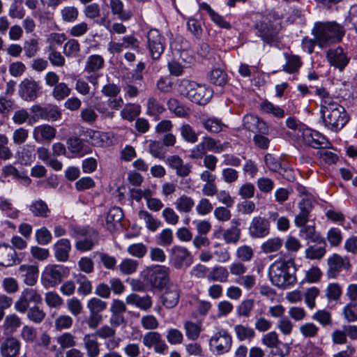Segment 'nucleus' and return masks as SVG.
Returning <instances> with one entry per match:
<instances>
[{
    "instance_id": "1",
    "label": "nucleus",
    "mask_w": 357,
    "mask_h": 357,
    "mask_svg": "<svg viewBox=\"0 0 357 357\" xmlns=\"http://www.w3.org/2000/svg\"><path fill=\"white\" fill-rule=\"evenodd\" d=\"M314 93L320 98V115L324 126L331 132H338L349 121L347 110L325 88H316Z\"/></svg>"
},
{
    "instance_id": "2",
    "label": "nucleus",
    "mask_w": 357,
    "mask_h": 357,
    "mask_svg": "<svg viewBox=\"0 0 357 357\" xmlns=\"http://www.w3.org/2000/svg\"><path fill=\"white\" fill-rule=\"evenodd\" d=\"M312 33L321 48L326 47L342 40L345 33L344 27L336 22H317L312 29Z\"/></svg>"
},
{
    "instance_id": "3",
    "label": "nucleus",
    "mask_w": 357,
    "mask_h": 357,
    "mask_svg": "<svg viewBox=\"0 0 357 357\" xmlns=\"http://www.w3.org/2000/svg\"><path fill=\"white\" fill-rule=\"evenodd\" d=\"M253 29L264 43L272 45L278 40L280 23L278 19L275 18L274 14L269 13L255 22Z\"/></svg>"
},
{
    "instance_id": "4",
    "label": "nucleus",
    "mask_w": 357,
    "mask_h": 357,
    "mask_svg": "<svg viewBox=\"0 0 357 357\" xmlns=\"http://www.w3.org/2000/svg\"><path fill=\"white\" fill-rule=\"evenodd\" d=\"M181 94L198 105H206L212 97V91L205 85L183 79L179 85Z\"/></svg>"
},
{
    "instance_id": "5",
    "label": "nucleus",
    "mask_w": 357,
    "mask_h": 357,
    "mask_svg": "<svg viewBox=\"0 0 357 357\" xmlns=\"http://www.w3.org/2000/svg\"><path fill=\"white\" fill-rule=\"evenodd\" d=\"M289 264L284 261H276L270 266L268 274L273 284L286 289L296 282V278L294 272H290Z\"/></svg>"
},
{
    "instance_id": "6",
    "label": "nucleus",
    "mask_w": 357,
    "mask_h": 357,
    "mask_svg": "<svg viewBox=\"0 0 357 357\" xmlns=\"http://www.w3.org/2000/svg\"><path fill=\"white\" fill-rule=\"evenodd\" d=\"M170 268L165 266H155L145 270L142 278L146 284L153 289H162L169 280Z\"/></svg>"
},
{
    "instance_id": "7",
    "label": "nucleus",
    "mask_w": 357,
    "mask_h": 357,
    "mask_svg": "<svg viewBox=\"0 0 357 357\" xmlns=\"http://www.w3.org/2000/svg\"><path fill=\"white\" fill-rule=\"evenodd\" d=\"M299 134L296 140L298 144L308 146L313 149H328L331 145L328 138L315 130H313L307 126Z\"/></svg>"
},
{
    "instance_id": "8",
    "label": "nucleus",
    "mask_w": 357,
    "mask_h": 357,
    "mask_svg": "<svg viewBox=\"0 0 357 357\" xmlns=\"http://www.w3.org/2000/svg\"><path fill=\"white\" fill-rule=\"evenodd\" d=\"M166 40L158 29H152L146 34V47L153 60H158L165 51Z\"/></svg>"
},
{
    "instance_id": "9",
    "label": "nucleus",
    "mask_w": 357,
    "mask_h": 357,
    "mask_svg": "<svg viewBox=\"0 0 357 357\" xmlns=\"http://www.w3.org/2000/svg\"><path fill=\"white\" fill-rule=\"evenodd\" d=\"M66 273V268L62 265H47L42 273L41 282L45 288L55 287L61 282Z\"/></svg>"
},
{
    "instance_id": "10",
    "label": "nucleus",
    "mask_w": 357,
    "mask_h": 357,
    "mask_svg": "<svg viewBox=\"0 0 357 357\" xmlns=\"http://www.w3.org/2000/svg\"><path fill=\"white\" fill-rule=\"evenodd\" d=\"M169 263L176 269L188 268L193 262L191 252L185 247L174 245L169 252Z\"/></svg>"
},
{
    "instance_id": "11",
    "label": "nucleus",
    "mask_w": 357,
    "mask_h": 357,
    "mask_svg": "<svg viewBox=\"0 0 357 357\" xmlns=\"http://www.w3.org/2000/svg\"><path fill=\"white\" fill-rule=\"evenodd\" d=\"M232 344V338L225 330L215 333L209 340L211 351L216 355L227 353Z\"/></svg>"
},
{
    "instance_id": "12",
    "label": "nucleus",
    "mask_w": 357,
    "mask_h": 357,
    "mask_svg": "<svg viewBox=\"0 0 357 357\" xmlns=\"http://www.w3.org/2000/svg\"><path fill=\"white\" fill-rule=\"evenodd\" d=\"M248 231L251 238L261 239L268 236L271 232L269 218L260 215L255 216L249 224Z\"/></svg>"
},
{
    "instance_id": "13",
    "label": "nucleus",
    "mask_w": 357,
    "mask_h": 357,
    "mask_svg": "<svg viewBox=\"0 0 357 357\" xmlns=\"http://www.w3.org/2000/svg\"><path fill=\"white\" fill-rule=\"evenodd\" d=\"M327 265L326 275L331 279L337 278L342 271H349L351 268L349 258L346 256L342 257L337 253H333L328 258Z\"/></svg>"
},
{
    "instance_id": "14",
    "label": "nucleus",
    "mask_w": 357,
    "mask_h": 357,
    "mask_svg": "<svg viewBox=\"0 0 357 357\" xmlns=\"http://www.w3.org/2000/svg\"><path fill=\"white\" fill-rule=\"evenodd\" d=\"M42 301V296L36 289H24L18 300L15 303V309L20 313H24L28 310L31 303L36 304Z\"/></svg>"
},
{
    "instance_id": "15",
    "label": "nucleus",
    "mask_w": 357,
    "mask_h": 357,
    "mask_svg": "<svg viewBox=\"0 0 357 357\" xmlns=\"http://www.w3.org/2000/svg\"><path fill=\"white\" fill-rule=\"evenodd\" d=\"M241 221L239 219L234 218L231 220V226L225 229L222 233V237L226 244L236 245L240 241L241 236V229L240 228ZM220 231L214 233L216 238H220Z\"/></svg>"
},
{
    "instance_id": "16",
    "label": "nucleus",
    "mask_w": 357,
    "mask_h": 357,
    "mask_svg": "<svg viewBox=\"0 0 357 357\" xmlns=\"http://www.w3.org/2000/svg\"><path fill=\"white\" fill-rule=\"evenodd\" d=\"M326 58L331 66L337 68L340 71L344 69L350 60L347 52L341 47L329 49Z\"/></svg>"
},
{
    "instance_id": "17",
    "label": "nucleus",
    "mask_w": 357,
    "mask_h": 357,
    "mask_svg": "<svg viewBox=\"0 0 357 357\" xmlns=\"http://www.w3.org/2000/svg\"><path fill=\"white\" fill-rule=\"evenodd\" d=\"M40 90L39 84L32 79H24L19 86V94L26 101L34 100L38 96Z\"/></svg>"
},
{
    "instance_id": "18",
    "label": "nucleus",
    "mask_w": 357,
    "mask_h": 357,
    "mask_svg": "<svg viewBox=\"0 0 357 357\" xmlns=\"http://www.w3.org/2000/svg\"><path fill=\"white\" fill-rule=\"evenodd\" d=\"M99 242V234L91 228L84 236L77 239L75 248L77 251L84 252L91 250Z\"/></svg>"
},
{
    "instance_id": "19",
    "label": "nucleus",
    "mask_w": 357,
    "mask_h": 357,
    "mask_svg": "<svg viewBox=\"0 0 357 357\" xmlns=\"http://www.w3.org/2000/svg\"><path fill=\"white\" fill-rule=\"evenodd\" d=\"M243 125L245 129L252 132H262L269 134L270 128L266 123L259 116L254 114H247L243 119Z\"/></svg>"
},
{
    "instance_id": "20",
    "label": "nucleus",
    "mask_w": 357,
    "mask_h": 357,
    "mask_svg": "<svg viewBox=\"0 0 357 357\" xmlns=\"http://www.w3.org/2000/svg\"><path fill=\"white\" fill-rule=\"evenodd\" d=\"M165 163L172 169L175 170L178 177H186L192 172V165L184 163L183 159L178 155H172L167 157Z\"/></svg>"
},
{
    "instance_id": "21",
    "label": "nucleus",
    "mask_w": 357,
    "mask_h": 357,
    "mask_svg": "<svg viewBox=\"0 0 357 357\" xmlns=\"http://www.w3.org/2000/svg\"><path fill=\"white\" fill-rule=\"evenodd\" d=\"M165 287L162 296V303L167 308H173L178 303L181 295L180 287L173 282L169 283Z\"/></svg>"
},
{
    "instance_id": "22",
    "label": "nucleus",
    "mask_w": 357,
    "mask_h": 357,
    "mask_svg": "<svg viewBox=\"0 0 357 357\" xmlns=\"http://www.w3.org/2000/svg\"><path fill=\"white\" fill-rule=\"evenodd\" d=\"M21 342L15 337H6L0 345V354L3 357H17L20 351Z\"/></svg>"
},
{
    "instance_id": "23",
    "label": "nucleus",
    "mask_w": 357,
    "mask_h": 357,
    "mask_svg": "<svg viewBox=\"0 0 357 357\" xmlns=\"http://www.w3.org/2000/svg\"><path fill=\"white\" fill-rule=\"evenodd\" d=\"M71 243L68 238L58 240L53 245L54 255L56 261L66 262L69 260L71 251Z\"/></svg>"
},
{
    "instance_id": "24",
    "label": "nucleus",
    "mask_w": 357,
    "mask_h": 357,
    "mask_svg": "<svg viewBox=\"0 0 357 357\" xmlns=\"http://www.w3.org/2000/svg\"><path fill=\"white\" fill-rule=\"evenodd\" d=\"M17 252L13 247L0 245V266L9 267L20 263Z\"/></svg>"
},
{
    "instance_id": "25",
    "label": "nucleus",
    "mask_w": 357,
    "mask_h": 357,
    "mask_svg": "<svg viewBox=\"0 0 357 357\" xmlns=\"http://www.w3.org/2000/svg\"><path fill=\"white\" fill-rule=\"evenodd\" d=\"M56 130L47 124L40 125L34 128L33 137L36 142H51L56 136Z\"/></svg>"
},
{
    "instance_id": "26",
    "label": "nucleus",
    "mask_w": 357,
    "mask_h": 357,
    "mask_svg": "<svg viewBox=\"0 0 357 357\" xmlns=\"http://www.w3.org/2000/svg\"><path fill=\"white\" fill-rule=\"evenodd\" d=\"M109 8L113 15L116 16L121 22H128L133 16V10L125 8L121 0H109Z\"/></svg>"
},
{
    "instance_id": "27",
    "label": "nucleus",
    "mask_w": 357,
    "mask_h": 357,
    "mask_svg": "<svg viewBox=\"0 0 357 357\" xmlns=\"http://www.w3.org/2000/svg\"><path fill=\"white\" fill-rule=\"evenodd\" d=\"M19 273L26 285L33 286L37 282L39 274L38 266L22 264L19 267Z\"/></svg>"
},
{
    "instance_id": "28",
    "label": "nucleus",
    "mask_w": 357,
    "mask_h": 357,
    "mask_svg": "<svg viewBox=\"0 0 357 357\" xmlns=\"http://www.w3.org/2000/svg\"><path fill=\"white\" fill-rule=\"evenodd\" d=\"M298 236L304 240L310 241L314 243L325 244L324 238L322 237L319 233L316 231L314 225H305L300 227Z\"/></svg>"
},
{
    "instance_id": "29",
    "label": "nucleus",
    "mask_w": 357,
    "mask_h": 357,
    "mask_svg": "<svg viewBox=\"0 0 357 357\" xmlns=\"http://www.w3.org/2000/svg\"><path fill=\"white\" fill-rule=\"evenodd\" d=\"M126 303L133 305L137 308L146 311L152 306V299L149 295L140 296L136 294H131L126 298Z\"/></svg>"
},
{
    "instance_id": "30",
    "label": "nucleus",
    "mask_w": 357,
    "mask_h": 357,
    "mask_svg": "<svg viewBox=\"0 0 357 357\" xmlns=\"http://www.w3.org/2000/svg\"><path fill=\"white\" fill-rule=\"evenodd\" d=\"M28 208L33 215L37 218H47L51 213L47 203L41 199L32 201Z\"/></svg>"
},
{
    "instance_id": "31",
    "label": "nucleus",
    "mask_w": 357,
    "mask_h": 357,
    "mask_svg": "<svg viewBox=\"0 0 357 357\" xmlns=\"http://www.w3.org/2000/svg\"><path fill=\"white\" fill-rule=\"evenodd\" d=\"M67 148L71 155L68 158L82 157L86 154L84 144L82 139L77 137H71L67 140Z\"/></svg>"
},
{
    "instance_id": "32",
    "label": "nucleus",
    "mask_w": 357,
    "mask_h": 357,
    "mask_svg": "<svg viewBox=\"0 0 357 357\" xmlns=\"http://www.w3.org/2000/svg\"><path fill=\"white\" fill-rule=\"evenodd\" d=\"M284 56L286 63L282 66V70L289 74L298 73L299 69L303 65L301 58L298 55L288 53H284Z\"/></svg>"
},
{
    "instance_id": "33",
    "label": "nucleus",
    "mask_w": 357,
    "mask_h": 357,
    "mask_svg": "<svg viewBox=\"0 0 357 357\" xmlns=\"http://www.w3.org/2000/svg\"><path fill=\"white\" fill-rule=\"evenodd\" d=\"M105 65V59L101 55L92 54L87 57L84 72L86 74L91 73H98L99 70L103 68Z\"/></svg>"
},
{
    "instance_id": "34",
    "label": "nucleus",
    "mask_w": 357,
    "mask_h": 357,
    "mask_svg": "<svg viewBox=\"0 0 357 357\" xmlns=\"http://www.w3.org/2000/svg\"><path fill=\"white\" fill-rule=\"evenodd\" d=\"M139 218L144 221L146 228L151 232L156 231L162 225V222L155 218L151 213L146 210H140L138 213Z\"/></svg>"
},
{
    "instance_id": "35",
    "label": "nucleus",
    "mask_w": 357,
    "mask_h": 357,
    "mask_svg": "<svg viewBox=\"0 0 357 357\" xmlns=\"http://www.w3.org/2000/svg\"><path fill=\"white\" fill-rule=\"evenodd\" d=\"M83 341L88 357H98L100 354V344L95 335H85Z\"/></svg>"
},
{
    "instance_id": "36",
    "label": "nucleus",
    "mask_w": 357,
    "mask_h": 357,
    "mask_svg": "<svg viewBox=\"0 0 357 357\" xmlns=\"http://www.w3.org/2000/svg\"><path fill=\"white\" fill-rule=\"evenodd\" d=\"M229 273L226 267L222 266H215L209 271L207 275V279L209 282H228Z\"/></svg>"
},
{
    "instance_id": "37",
    "label": "nucleus",
    "mask_w": 357,
    "mask_h": 357,
    "mask_svg": "<svg viewBox=\"0 0 357 357\" xmlns=\"http://www.w3.org/2000/svg\"><path fill=\"white\" fill-rule=\"evenodd\" d=\"M200 123L204 128L211 133H219L225 126L220 119L215 116L200 118Z\"/></svg>"
},
{
    "instance_id": "38",
    "label": "nucleus",
    "mask_w": 357,
    "mask_h": 357,
    "mask_svg": "<svg viewBox=\"0 0 357 357\" xmlns=\"http://www.w3.org/2000/svg\"><path fill=\"white\" fill-rule=\"evenodd\" d=\"M17 158L20 163L24 165H30L35 160V145L26 144L20 151H17Z\"/></svg>"
},
{
    "instance_id": "39",
    "label": "nucleus",
    "mask_w": 357,
    "mask_h": 357,
    "mask_svg": "<svg viewBox=\"0 0 357 357\" xmlns=\"http://www.w3.org/2000/svg\"><path fill=\"white\" fill-rule=\"evenodd\" d=\"M146 114L158 119L159 115L165 111V106L156 98L151 97L148 99L146 103Z\"/></svg>"
},
{
    "instance_id": "40",
    "label": "nucleus",
    "mask_w": 357,
    "mask_h": 357,
    "mask_svg": "<svg viewBox=\"0 0 357 357\" xmlns=\"http://www.w3.org/2000/svg\"><path fill=\"white\" fill-rule=\"evenodd\" d=\"M268 218L270 221L275 223L276 228L278 231L286 232L290 227V220L286 216H280L276 211H269Z\"/></svg>"
},
{
    "instance_id": "41",
    "label": "nucleus",
    "mask_w": 357,
    "mask_h": 357,
    "mask_svg": "<svg viewBox=\"0 0 357 357\" xmlns=\"http://www.w3.org/2000/svg\"><path fill=\"white\" fill-rule=\"evenodd\" d=\"M123 218V210L119 206L112 207L106 217V223L108 229L112 230L114 228L116 223L119 222Z\"/></svg>"
},
{
    "instance_id": "42",
    "label": "nucleus",
    "mask_w": 357,
    "mask_h": 357,
    "mask_svg": "<svg viewBox=\"0 0 357 357\" xmlns=\"http://www.w3.org/2000/svg\"><path fill=\"white\" fill-rule=\"evenodd\" d=\"M174 205L178 212L188 213L192 211L195 201L192 197L182 195L176 199Z\"/></svg>"
},
{
    "instance_id": "43",
    "label": "nucleus",
    "mask_w": 357,
    "mask_h": 357,
    "mask_svg": "<svg viewBox=\"0 0 357 357\" xmlns=\"http://www.w3.org/2000/svg\"><path fill=\"white\" fill-rule=\"evenodd\" d=\"M255 301L252 298L243 300L236 307V314L239 317L248 318L255 307Z\"/></svg>"
},
{
    "instance_id": "44",
    "label": "nucleus",
    "mask_w": 357,
    "mask_h": 357,
    "mask_svg": "<svg viewBox=\"0 0 357 357\" xmlns=\"http://www.w3.org/2000/svg\"><path fill=\"white\" fill-rule=\"evenodd\" d=\"M260 109L262 112L271 114L278 119H282L285 116V112L282 108L268 100H264L261 102Z\"/></svg>"
},
{
    "instance_id": "45",
    "label": "nucleus",
    "mask_w": 357,
    "mask_h": 357,
    "mask_svg": "<svg viewBox=\"0 0 357 357\" xmlns=\"http://www.w3.org/2000/svg\"><path fill=\"white\" fill-rule=\"evenodd\" d=\"M234 330L239 341H250L255 336V330L248 326L237 324L234 326Z\"/></svg>"
},
{
    "instance_id": "46",
    "label": "nucleus",
    "mask_w": 357,
    "mask_h": 357,
    "mask_svg": "<svg viewBox=\"0 0 357 357\" xmlns=\"http://www.w3.org/2000/svg\"><path fill=\"white\" fill-rule=\"evenodd\" d=\"M76 282L78 284L77 293L79 295L87 296L92 292V283L85 276L81 273L75 276Z\"/></svg>"
},
{
    "instance_id": "47",
    "label": "nucleus",
    "mask_w": 357,
    "mask_h": 357,
    "mask_svg": "<svg viewBox=\"0 0 357 357\" xmlns=\"http://www.w3.org/2000/svg\"><path fill=\"white\" fill-rule=\"evenodd\" d=\"M208 79L211 84L222 86L227 82V75L223 70L215 68L209 73Z\"/></svg>"
},
{
    "instance_id": "48",
    "label": "nucleus",
    "mask_w": 357,
    "mask_h": 357,
    "mask_svg": "<svg viewBox=\"0 0 357 357\" xmlns=\"http://www.w3.org/2000/svg\"><path fill=\"white\" fill-rule=\"evenodd\" d=\"M282 244L283 241L281 238H270L261 245V250L266 254L277 252L281 248Z\"/></svg>"
},
{
    "instance_id": "49",
    "label": "nucleus",
    "mask_w": 357,
    "mask_h": 357,
    "mask_svg": "<svg viewBox=\"0 0 357 357\" xmlns=\"http://www.w3.org/2000/svg\"><path fill=\"white\" fill-rule=\"evenodd\" d=\"M179 130L184 141L190 144H195L198 141V134L190 124H182Z\"/></svg>"
},
{
    "instance_id": "50",
    "label": "nucleus",
    "mask_w": 357,
    "mask_h": 357,
    "mask_svg": "<svg viewBox=\"0 0 357 357\" xmlns=\"http://www.w3.org/2000/svg\"><path fill=\"white\" fill-rule=\"evenodd\" d=\"M199 143L203 146L206 153L213 151L219 153L224 150V145L211 137H204Z\"/></svg>"
},
{
    "instance_id": "51",
    "label": "nucleus",
    "mask_w": 357,
    "mask_h": 357,
    "mask_svg": "<svg viewBox=\"0 0 357 357\" xmlns=\"http://www.w3.org/2000/svg\"><path fill=\"white\" fill-rule=\"evenodd\" d=\"M107 303L97 297L90 298L86 303V307L89 312L101 314L107 309Z\"/></svg>"
},
{
    "instance_id": "52",
    "label": "nucleus",
    "mask_w": 357,
    "mask_h": 357,
    "mask_svg": "<svg viewBox=\"0 0 357 357\" xmlns=\"http://www.w3.org/2000/svg\"><path fill=\"white\" fill-rule=\"evenodd\" d=\"M185 335L188 340H196L199 338L202 331L201 324L187 321L184 323Z\"/></svg>"
},
{
    "instance_id": "53",
    "label": "nucleus",
    "mask_w": 357,
    "mask_h": 357,
    "mask_svg": "<svg viewBox=\"0 0 357 357\" xmlns=\"http://www.w3.org/2000/svg\"><path fill=\"white\" fill-rule=\"evenodd\" d=\"M140 114V106L135 104H128L121 111L120 115L123 119L132 121Z\"/></svg>"
},
{
    "instance_id": "54",
    "label": "nucleus",
    "mask_w": 357,
    "mask_h": 357,
    "mask_svg": "<svg viewBox=\"0 0 357 357\" xmlns=\"http://www.w3.org/2000/svg\"><path fill=\"white\" fill-rule=\"evenodd\" d=\"M35 239L38 245H47L51 243L52 235L47 227H42L36 230Z\"/></svg>"
},
{
    "instance_id": "55",
    "label": "nucleus",
    "mask_w": 357,
    "mask_h": 357,
    "mask_svg": "<svg viewBox=\"0 0 357 357\" xmlns=\"http://www.w3.org/2000/svg\"><path fill=\"white\" fill-rule=\"evenodd\" d=\"M167 107L170 112L178 117H186L188 114V109L176 98H170L167 101Z\"/></svg>"
},
{
    "instance_id": "56",
    "label": "nucleus",
    "mask_w": 357,
    "mask_h": 357,
    "mask_svg": "<svg viewBox=\"0 0 357 357\" xmlns=\"http://www.w3.org/2000/svg\"><path fill=\"white\" fill-rule=\"evenodd\" d=\"M86 133L92 145L96 146H103L105 145V139L107 137L106 133L91 129H86Z\"/></svg>"
},
{
    "instance_id": "57",
    "label": "nucleus",
    "mask_w": 357,
    "mask_h": 357,
    "mask_svg": "<svg viewBox=\"0 0 357 357\" xmlns=\"http://www.w3.org/2000/svg\"><path fill=\"white\" fill-rule=\"evenodd\" d=\"M139 263L137 261L126 258L121 261L119 265V268L121 273L123 275H131L137 271Z\"/></svg>"
},
{
    "instance_id": "58",
    "label": "nucleus",
    "mask_w": 357,
    "mask_h": 357,
    "mask_svg": "<svg viewBox=\"0 0 357 357\" xmlns=\"http://www.w3.org/2000/svg\"><path fill=\"white\" fill-rule=\"evenodd\" d=\"M22 322L20 318L15 314H9L6 317L3 328L5 331L13 333L21 326Z\"/></svg>"
},
{
    "instance_id": "59",
    "label": "nucleus",
    "mask_w": 357,
    "mask_h": 357,
    "mask_svg": "<svg viewBox=\"0 0 357 357\" xmlns=\"http://www.w3.org/2000/svg\"><path fill=\"white\" fill-rule=\"evenodd\" d=\"M312 319L323 327L331 326L333 322L331 312L325 310H317L312 314Z\"/></svg>"
},
{
    "instance_id": "60",
    "label": "nucleus",
    "mask_w": 357,
    "mask_h": 357,
    "mask_svg": "<svg viewBox=\"0 0 357 357\" xmlns=\"http://www.w3.org/2000/svg\"><path fill=\"white\" fill-rule=\"evenodd\" d=\"M80 52V44L75 39L68 40L63 46V54L67 57H77Z\"/></svg>"
},
{
    "instance_id": "61",
    "label": "nucleus",
    "mask_w": 357,
    "mask_h": 357,
    "mask_svg": "<svg viewBox=\"0 0 357 357\" xmlns=\"http://www.w3.org/2000/svg\"><path fill=\"white\" fill-rule=\"evenodd\" d=\"M299 331L305 338H314L318 335L319 328L312 322H307L300 326Z\"/></svg>"
},
{
    "instance_id": "62",
    "label": "nucleus",
    "mask_w": 357,
    "mask_h": 357,
    "mask_svg": "<svg viewBox=\"0 0 357 357\" xmlns=\"http://www.w3.org/2000/svg\"><path fill=\"white\" fill-rule=\"evenodd\" d=\"M9 16L13 18L22 19L25 15V10L22 6V0H13L8 10Z\"/></svg>"
},
{
    "instance_id": "63",
    "label": "nucleus",
    "mask_w": 357,
    "mask_h": 357,
    "mask_svg": "<svg viewBox=\"0 0 357 357\" xmlns=\"http://www.w3.org/2000/svg\"><path fill=\"white\" fill-rule=\"evenodd\" d=\"M319 294V289L316 287H312L306 289L303 294L304 302L309 309L312 310L316 307L315 300Z\"/></svg>"
},
{
    "instance_id": "64",
    "label": "nucleus",
    "mask_w": 357,
    "mask_h": 357,
    "mask_svg": "<svg viewBox=\"0 0 357 357\" xmlns=\"http://www.w3.org/2000/svg\"><path fill=\"white\" fill-rule=\"evenodd\" d=\"M344 317L349 322L357 321V302H349L342 309Z\"/></svg>"
}]
</instances>
